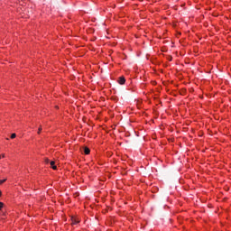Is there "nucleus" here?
Here are the masks:
<instances>
[{"label": "nucleus", "mask_w": 231, "mask_h": 231, "mask_svg": "<svg viewBox=\"0 0 231 231\" xmlns=\"http://www.w3.org/2000/svg\"><path fill=\"white\" fill-rule=\"evenodd\" d=\"M4 203L3 202H0V210H1V208L4 207Z\"/></svg>", "instance_id": "nucleus-8"}, {"label": "nucleus", "mask_w": 231, "mask_h": 231, "mask_svg": "<svg viewBox=\"0 0 231 231\" xmlns=\"http://www.w3.org/2000/svg\"><path fill=\"white\" fill-rule=\"evenodd\" d=\"M5 181H6V179L1 180H0V185H3V183H5Z\"/></svg>", "instance_id": "nucleus-5"}, {"label": "nucleus", "mask_w": 231, "mask_h": 231, "mask_svg": "<svg viewBox=\"0 0 231 231\" xmlns=\"http://www.w3.org/2000/svg\"><path fill=\"white\" fill-rule=\"evenodd\" d=\"M72 223H73V225H77L79 223V220L75 219V220L72 221Z\"/></svg>", "instance_id": "nucleus-7"}, {"label": "nucleus", "mask_w": 231, "mask_h": 231, "mask_svg": "<svg viewBox=\"0 0 231 231\" xmlns=\"http://www.w3.org/2000/svg\"><path fill=\"white\" fill-rule=\"evenodd\" d=\"M2 195H3V192L0 190V198H1Z\"/></svg>", "instance_id": "nucleus-10"}, {"label": "nucleus", "mask_w": 231, "mask_h": 231, "mask_svg": "<svg viewBox=\"0 0 231 231\" xmlns=\"http://www.w3.org/2000/svg\"><path fill=\"white\" fill-rule=\"evenodd\" d=\"M118 83L121 85L125 84V77H120L118 79Z\"/></svg>", "instance_id": "nucleus-1"}, {"label": "nucleus", "mask_w": 231, "mask_h": 231, "mask_svg": "<svg viewBox=\"0 0 231 231\" xmlns=\"http://www.w3.org/2000/svg\"><path fill=\"white\" fill-rule=\"evenodd\" d=\"M83 151L85 154H89V152H91V151L88 147L83 148Z\"/></svg>", "instance_id": "nucleus-3"}, {"label": "nucleus", "mask_w": 231, "mask_h": 231, "mask_svg": "<svg viewBox=\"0 0 231 231\" xmlns=\"http://www.w3.org/2000/svg\"><path fill=\"white\" fill-rule=\"evenodd\" d=\"M50 163H51V169H53V171H57V165H55V162L52 161V162H51Z\"/></svg>", "instance_id": "nucleus-2"}, {"label": "nucleus", "mask_w": 231, "mask_h": 231, "mask_svg": "<svg viewBox=\"0 0 231 231\" xmlns=\"http://www.w3.org/2000/svg\"><path fill=\"white\" fill-rule=\"evenodd\" d=\"M41 131H42V126H40L38 129V134H41Z\"/></svg>", "instance_id": "nucleus-4"}, {"label": "nucleus", "mask_w": 231, "mask_h": 231, "mask_svg": "<svg viewBox=\"0 0 231 231\" xmlns=\"http://www.w3.org/2000/svg\"><path fill=\"white\" fill-rule=\"evenodd\" d=\"M46 163H50V159H45Z\"/></svg>", "instance_id": "nucleus-9"}, {"label": "nucleus", "mask_w": 231, "mask_h": 231, "mask_svg": "<svg viewBox=\"0 0 231 231\" xmlns=\"http://www.w3.org/2000/svg\"><path fill=\"white\" fill-rule=\"evenodd\" d=\"M15 136H17V134H11V138H12V139L15 138Z\"/></svg>", "instance_id": "nucleus-6"}, {"label": "nucleus", "mask_w": 231, "mask_h": 231, "mask_svg": "<svg viewBox=\"0 0 231 231\" xmlns=\"http://www.w3.org/2000/svg\"><path fill=\"white\" fill-rule=\"evenodd\" d=\"M170 60H172V58H170Z\"/></svg>", "instance_id": "nucleus-12"}, {"label": "nucleus", "mask_w": 231, "mask_h": 231, "mask_svg": "<svg viewBox=\"0 0 231 231\" xmlns=\"http://www.w3.org/2000/svg\"><path fill=\"white\" fill-rule=\"evenodd\" d=\"M3 156V158H5V155H2Z\"/></svg>", "instance_id": "nucleus-13"}, {"label": "nucleus", "mask_w": 231, "mask_h": 231, "mask_svg": "<svg viewBox=\"0 0 231 231\" xmlns=\"http://www.w3.org/2000/svg\"><path fill=\"white\" fill-rule=\"evenodd\" d=\"M170 60H172V58H170Z\"/></svg>", "instance_id": "nucleus-11"}]
</instances>
